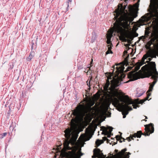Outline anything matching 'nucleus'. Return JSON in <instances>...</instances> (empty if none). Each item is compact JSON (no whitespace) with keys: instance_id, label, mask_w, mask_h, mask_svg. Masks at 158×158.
Listing matches in <instances>:
<instances>
[{"instance_id":"b1692460","label":"nucleus","mask_w":158,"mask_h":158,"mask_svg":"<svg viewBox=\"0 0 158 158\" xmlns=\"http://www.w3.org/2000/svg\"><path fill=\"white\" fill-rule=\"evenodd\" d=\"M72 0H69V1L70 2H71Z\"/></svg>"},{"instance_id":"4468645a","label":"nucleus","mask_w":158,"mask_h":158,"mask_svg":"<svg viewBox=\"0 0 158 158\" xmlns=\"http://www.w3.org/2000/svg\"><path fill=\"white\" fill-rule=\"evenodd\" d=\"M7 134L6 133H4L2 135V137L5 136Z\"/></svg>"},{"instance_id":"9d476101","label":"nucleus","mask_w":158,"mask_h":158,"mask_svg":"<svg viewBox=\"0 0 158 158\" xmlns=\"http://www.w3.org/2000/svg\"><path fill=\"white\" fill-rule=\"evenodd\" d=\"M127 151L126 148H124L121 150V151L118 152V154L119 158H122L125 152Z\"/></svg>"},{"instance_id":"393cba45","label":"nucleus","mask_w":158,"mask_h":158,"mask_svg":"<svg viewBox=\"0 0 158 158\" xmlns=\"http://www.w3.org/2000/svg\"><path fill=\"white\" fill-rule=\"evenodd\" d=\"M141 39H142L143 38H144V37H143V36H142V37H141Z\"/></svg>"},{"instance_id":"7ed1b4c3","label":"nucleus","mask_w":158,"mask_h":158,"mask_svg":"<svg viewBox=\"0 0 158 158\" xmlns=\"http://www.w3.org/2000/svg\"><path fill=\"white\" fill-rule=\"evenodd\" d=\"M156 56H158V48L152 50L148 51L146 54L143 56L141 61L140 62H138L136 64L135 68V71H137L141 66L145 63L144 62L145 59L149 57L156 58Z\"/></svg>"},{"instance_id":"0eeeda50","label":"nucleus","mask_w":158,"mask_h":158,"mask_svg":"<svg viewBox=\"0 0 158 158\" xmlns=\"http://www.w3.org/2000/svg\"><path fill=\"white\" fill-rule=\"evenodd\" d=\"M141 135V131H138L137 133H135L133 136H130L129 137L127 138V140L128 141H130L131 139H134V138H136L137 137L138 138L140 137Z\"/></svg>"},{"instance_id":"423d86ee","label":"nucleus","mask_w":158,"mask_h":158,"mask_svg":"<svg viewBox=\"0 0 158 158\" xmlns=\"http://www.w3.org/2000/svg\"><path fill=\"white\" fill-rule=\"evenodd\" d=\"M149 19L148 17L145 16H142L141 19L139 20V24L140 25H145L146 23L148 20Z\"/></svg>"},{"instance_id":"9b49d317","label":"nucleus","mask_w":158,"mask_h":158,"mask_svg":"<svg viewBox=\"0 0 158 158\" xmlns=\"http://www.w3.org/2000/svg\"><path fill=\"white\" fill-rule=\"evenodd\" d=\"M33 56L34 55H33L32 53L31 52L28 57L27 58V61H31V59L33 58Z\"/></svg>"},{"instance_id":"bb28decb","label":"nucleus","mask_w":158,"mask_h":158,"mask_svg":"<svg viewBox=\"0 0 158 158\" xmlns=\"http://www.w3.org/2000/svg\"><path fill=\"white\" fill-rule=\"evenodd\" d=\"M113 67H114V69L115 68H114V67H115V66H114Z\"/></svg>"},{"instance_id":"4be33fe9","label":"nucleus","mask_w":158,"mask_h":158,"mask_svg":"<svg viewBox=\"0 0 158 158\" xmlns=\"http://www.w3.org/2000/svg\"><path fill=\"white\" fill-rule=\"evenodd\" d=\"M56 147H60V146H57Z\"/></svg>"},{"instance_id":"dca6fc26","label":"nucleus","mask_w":158,"mask_h":158,"mask_svg":"<svg viewBox=\"0 0 158 158\" xmlns=\"http://www.w3.org/2000/svg\"><path fill=\"white\" fill-rule=\"evenodd\" d=\"M133 108L135 109H136L137 108V107L135 105H133Z\"/></svg>"},{"instance_id":"2eb2a0df","label":"nucleus","mask_w":158,"mask_h":158,"mask_svg":"<svg viewBox=\"0 0 158 158\" xmlns=\"http://www.w3.org/2000/svg\"><path fill=\"white\" fill-rule=\"evenodd\" d=\"M103 140L104 141H105L107 139V138L105 137H103Z\"/></svg>"},{"instance_id":"c85d7f7f","label":"nucleus","mask_w":158,"mask_h":158,"mask_svg":"<svg viewBox=\"0 0 158 158\" xmlns=\"http://www.w3.org/2000/svg\"><path fill=\"white\" fill-rule=\"evenodd\" d=\"M93 61V59H92V62Z\"/></svg>"},{"instance_id":"cd10ccee","label":"nucleus","mask_w":158,"mask_h":158,"mask_svg":"<svg viewBox=\"0 0 158 158\" xmlns=\"http://www.w3.org/2000/svg\"><path fill=\"white\" fill-rule=\"evenodd\" d=\"M146 118H147V117H146Z\"/></svg>"},{"instance_id":"ddd939ff","label":"nucleus","mask_w":158,"mask_h":158,"mask_svg":"<svg viewBox=\"0 0 158 158\" xmlns=\"http://www.w3.org/2000/svg\"><path fill=\"white\" fill-rule=\"evenodd\" d=\"M125 154V155H124L125 158H128L129 157L128 154H130V153L129 152H126Z\"/></svg>"},{"instance_id":"f3484780","label":"nucleus","mask_w":158,"mask_h":158,"mask_svg":"<svg viewBox=\"0 0 158 158\" xmlns=\"http://www.w3.org/2000/svg\"><path fill=\"white\" fill-rule=\"evenodd\" d=\"M124 45L125 46L127 47H128L129 46V44H125Z\"/></svg>"},{"instance_id":"f8f14e48","label":"nucleus","mask_w":158,"mask_h":158,"mask_svg":"<svg viewBox=\"0 0 158 158\" xmlns=\"http://www.w3.org/2000/svg\"><path fill=\"white\" fill-rule=\"evenodd\" d=\"M103 141L102 140H97L96 141V144L97 145L99 146L101 143H102Z\"/></svg>"},{"instance_id":"f257e3e1","label":"nucleus","mask_w":158,"mask_h":158,"mask_svg":"<svg viewBox=\"0 0 158 158\" xmlns=\"http://www.w3.org/2000/svg\"><path fill=\"white\" fill-rule=\"evenodd\" d=\"M137 6L135 7L131 6L127 7L123 6L122 4H119L118 7L114 12L115 23L114 24L113 28L110 29L107 34L106 42L108 44V50L106 53L107 55L113 53L111 51L112 44L110 39L113 33H118L120 35V38L123 41L130 42L134 36L136 37L138 34L134 36V33L131 31V28L128 24V22H131L134 18L137 15Z\"/></svg>"},{"instance_id":"1a4fd4ad","label":"nucleus","mask_w":158,"mask_h":158,"mask_svg":"<svg viewBox=\"0 0 158 158\" xmlns=\"http://www.w3.org/2000/svg\"><path fill=\"white\" fill-rule=\"evenodd\" d=\"M94 155L92 156V157H94V156L98 158L100 157V150L99 149H94Z\"/></svg>"},{"instance_id":"a211bd4d","label":"nucleus","mask_w":158,"mask_h":158,"mask_svg":"<svg viewBox=\"0 0 158 158\" xmlns=\"http://www.w3.org/2000/svg\"><path fill=\"white\" fill-rule=\"evenodd\" d=\"M119 137L120 138V137H119L118 135H117L116 136V139H118V138Z\"/></svg>"},{"instance_id":"20e7f679","label":"nucleus","mask_w":158,"mask_h":158,"mask_svg":"<svg viewBox=\"0 0 158 158\" xmlns=\"http://www.w3.org/2000/svg\"><path fill=\"white\" fill-rule=\"evenodd\" d=\"M145 132L144 135H149L150 133H153L154 131V127L152 124L145 126Z\"/></svg>"},{"instance_id":"aec40b11","label":"nucleus","mask_w":158,"mask_h":158,"mask_svg":"<svg viewBox=\"0 0 158 158\" xmlns=\"http://www.w3.org/2000/svg\"><path fill=\"white\" fill-rule=\"evenodd\" d=\"M125 117H126V116H125L123 115V118H125Z\"/></svg>"},{"instance_id":"412c9836","label":"nucleus","mask_w":158,"mask_h":158,"mask_svg":"<svg viewBox=\"0 0 158 158\" xmlns=\"http://www.w3.org/2000/svg\"><path fill=\"white\" fill-rule=\"evenodd\" d=\"M148 59H149V60H151V59L150 58H148Z\"/></svg>"},{"instance_id":"5701e85b","label":"nucleus","mask_w":158,"mask_h":158,"mask_svg":"<svg viewBox=\"0 0 158 158\" xmlns=\"http://www.w3.org/2000/svg\"><path fill=\"white\" fill-rule=\"evenodd\" d=\"M121 139H123V140H125V139L124 138H122V137H121Z\"/></svg>"},{"instance_id":"39448f33","label":"nucleus","mask_w":158,"mask_h":158,"mask_svg":"<svg viewBox=\"0 0 158 158\" xmlns=\"http://www.w3.org/2000/svg\"><path fill=\"white\" fill-rule=\"evenodd\" d=\"M102 133L105 135H107L108 137H110L111 134L112 128L109 127H102Z\"/></svg>"},{"instance_id":"a878e982","label":"nucleus","mask_w":158,"mask_h":158,"mask_svg":"<svg viewBox=\"0 0 158 158\" xmlns=\"http://www.w3.org/2000/svg\"><path fill=\"white\" fill-rule=\"evenodd\" d=\"M127 52V51H125L124 52Z\"/></svg>"},{"instance_id":"f03ea898","label":"nucleus","mask_w":158,"mask_h":158,"mask_svg":"<svg viewBox=\"0 0 158 158\" xmlns=\"http://www.w3.org/2000/svg\"><path fill=\"white\" fill-rule=\"evenodd\" d=\"M142 72L135 73L134 71L130 72L128 75V77L131 81H134L139 78L142 74L144 75L145 77L151 76V78L154 80L152 84H150L149 89L147 92V97L143 100H140L138 102L142 104L145 101L148 100L149 97L151 95L150 92L152 91L153 87L157 81L158 77V73L156 71V64L155 62H152L148 64H146L141 68Z\"/></svg>"},{"instance_id":"6e6552de","label":"nucleus","mask_w":158,"mask_h":158,"mask_svg":"<svg viewBox=\"0 0 158 158\" xmlns=\"http://www.w3.org/2000/svg\"><path fill=\"white\" fill-rule=\"evenodd\" d=\"M155 0H150V8L152 9H154V11L156 15L157 14V9H156L155 7Z\"/></svg>"},{"instance_id":"6ab92c4d","label":"nucleus","mask_w":158,"mask_h":158,"mask_svg":"<svg viewBox=\"0 0 158 158\" xmlns=\"http://www.w3.org/2000/svg\"><path fill=\"white\" fill-rule=\"evenodd\" d=\"M156 35H158V31H156Z\"/></svg>"}]
</instances>
